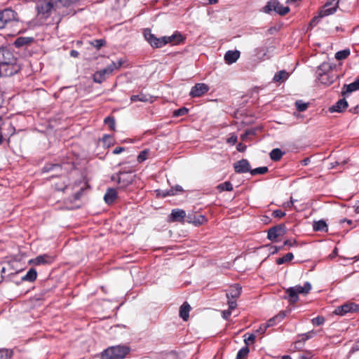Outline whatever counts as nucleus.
<instances>
[{"instance_id":"nucleus-30","label":"nucleus","mask_w":359,"mask_h":359,"mask_svg":"<svg viewBox=\"0 0 359 359\" xmlns=\"http://www.w3.org/2000/svg\"><path fill=\"white\" fill-rule=\"evenodd\" d=\"M294 258V255L292 253L289 252L284 255L283 257L278 258L276 260V263L279 265L283 264L285 262L291 261Z\"/></svg>"},{"instance_id":"nucleus-15","label":"nucleus","mask_w":359,"mask_h":359,"mask_svg":"<svg viewBox=\"0 0 359 359\" xmlns=\"http://www.w3.org/2000/svg\"><path fill=\"white\" fill-rule=\"evenodd\" d=\"M157 195L165 197L168 196H174L179 193L183 192V189L180 185H175L170 190H156Z\"/></svg>"},{"instance_id":"nucleus-4","label":"nucleus","mask_w":359,"mask_h":359,"mask_svg":"<svg viewBox=\"0 0 359 359\" xmlns=\"http://www.w3.org/2000/svg\"><path fill=\"white\" fill-rule=\"evenodd\" d=\"M59 0H41L38 3L37 10L39 15L43 18H48L53 10L65 7L64 6H57Z\"/></svg>"},{"instance_id":"nucleus-62","label":"nucleus","mask_w":359,"mask_h":359,"mask_svg":"<svg viewBox=\"0 0 359 359\" xmlns=\"http://www.w3.org/2000/svg\"><path fill=\"white\" fill-rule=\"evenodd\" d=\"M254 133L252 130H248L245 132V133L243 135V139H244L247 135H252Z\"/></svg>"},{"instance_id":"nucleus-61","label":"nucleus","mask_w":359,"mask_h":359,"mask_svg":"<svg viewBox=\"0 0 359 359\" xmlns=\"http://www.w3.org/2000/svg\"><path fill=\"white\" fill-rule=\"evenodd\" d=\"M310 162V158H304L303 161H302V164L304 165H307L309 164V163Z\"/></svg>"},{"instance_id":"nucleus-63","label":"nucleus","mask_w":359,"mask_h":359,"mask_svg":"<svg viewBox=\"0 0 359 359\" xmlns=\"http://www.w3.org/2000/svg\"><path fill=\"white\" fill-rule=\"evenodd\" d=\"M237 149L238 151H243L245 149V147H243L241 144H239L238 146H237Z\"/></svg>"},{"instance_id":"nucleus-51","label":"nucleus","mask_w":359,"mask_h":359,"mask_svg":"<svg viewBox=\"0 0 359 359\" xmlns=\"http://www.w3.org/2000/svg\"><path fill=\"white\" fill-rule=\"evenodd\" d=\"M104 43V41L102 40V39H99V40H95L93 44L97 48H100V47H102Z\"/></svg>"},{"instance_id":"nucleus-64","label":"nucleus","mask_w":359,"mask_h":359,"mask_svg":"<svg viewBox=\"0 0 359 359\" xmlns=\"http://www.w3.org/2000/svg\"><path fill=\"white\" fill-rule=\"evenodd\" d=\"M79 55L78 52L76 50H72L71 51V55L73 57H76Z\"/></svg>"},{"instance_id":"nucleus-14","label":"nucleus","mask_w":359,"mask_h":359,"mask_svg":"<svg viewBox=\"0 0 359 359\" xmlns=\"http://www.w3.org/2000/svg\"><path fill=\"white\" fill-rule=\"evenodd\" d=\"M0 15L5 25L15 20L17 18V13L11 9H5L0 12Z\"/></svg>"},{"instance_id":"nucleus-9","label":"nucleus","mask_w":359,"mask_h":359,"mask_svg":"<svg viewBox=\"0 0 359 359\" xmlns=\"http://www.w3.org/2000/svg\"><path fill=\"white\" fill-rule=\"evenodd\" d=\"M285 233V226L279 224L269 229L267 238L271 241H276L278 238L283 236Z\"/></svg>"},{"instance_id":"nucleus-43","label":"nucleus","mask_w":359,"mask_h":359,"mask_svg":"<svg viewBox=\"0 0 359 359\" xmlns=\"http://www.w3.org/2000/svg\"><path fill=\"white\" fill-rule=\"evenodd\" d=\"M148 154H149V151L147 149L141 151L137 158V161L139 163L143 162L144 161H145L147 158Z\"/></svg>"},{"instance_id":"nucleus-2","label":"nucleus","mask_w":359,"mask_h":359,"mask_svg":"<svg viewBox=\"0 0 359 359\" xmlns=\"http://www.w3.org/2000/svg\"><path fill=\"white\" fill-rule=\"evenodd\" d=\"M130 352V348L126 346H113L107 348L101 353L102 359H123Z\"/></svg>"},{"instance_id":"nucleus-60","label":"nucleus","mask_w":359,"mask_h":359,"mask_svg":"<svg viewBox=\"0 0 359 359\" xmlns=\"http://www.w3.org/2000/svg\"><path fill=\"white\" fill-rule=\"evenodd\" d=\"M354 209L355 212L359 214V201L354 205Z\"/></svg>"},{"instance_id":"nucleus-8","label":"nucleus","mask_w":359,"mask_h":359,"mask_svg":"<svg viewBox=\"0 0 359 359\" xmlns=\"http://www.w3.org/2000/svg\"><path fill=\"white\" fill-rule=\"evenodd\" d=\"M264 10L266 13L274 11L280 15H285L290 11V8L280 5L278 0H273L267 3Z\"/></svg>"},{"instance_id":"nucleus-32","label":"nucleus","mask_w":359,"mask_h":359,"mask_svg":"<svg viewBox=\"0 0 359 359\" xmlns=\"http://www.w3.org/2000/svg\"><path fill=\"white\" fill-rule=\"evenodd\" d=\"M349 54L350 50L348 49L340 50L335 54V58L338 60H344L349 55Z\"/></svg>"},{"instance_id":"nucleus-46","label":"nucleus","mask_w":359,"mask_h":359,"mask_svg":"<svg viewBox=\"0 0 359 359\" xmlns=\"http://www.w3.org/2000/svg\"><path fill=\"white\" fill-rule=\"evenodd\" d=\"M76 1H77V0H59L57 5V6H64L67 7Z\"/></svg>"},{"instance_id":"nucleus-34","label":"nucleus","mask_w":359,"mask_h":359,"mask_svg":"<svg viewBox=\"0 0 359 359\" xmlns=\"http://www.w3.org/2000/svg\"><path fill=\"white\" fill-rule=\"evenodd\" d=\"M268 172V168L266 166L259 167L250 170V174L252 176L262 175Z\"/></svg>"},{"instance_id":"nucleus-45","label":"nucleus","mask_w":359,"mask_h":359,"mask_svg":"<svg viewBox=\"0 0 359 359\" xmlns=\"http://www.w3.org/2000/svg\"><path fill=\"white\" fill-rule=\"evenodd\" d=\"M188 113V109L185 107L180 108L177 110L174 111L173 116H184Z\"/></svg>"},{"instance_id":"nucleus-49","label":"nucleus","mask_w":359,"mask_h":359,"mask_svg":"<svg viewBox=\"0 0 359 359\" xmlns=\"http://www.w3.org/2000/svg\"><path fill=\"white\" fill-rule=\"evenodd\" d=\"M349 303L350 312H356L359 311V304H356L352 302Z\"/></svg>"},{"instance_id":"nucleus-7","label":"nucleus","mask_w":359,"mask_h":359,"mask_svg":"<svg viewBox=\"0 0 359 359\" xmlns=\"http://www.w3.org/2000/svg\"><path fill=\"white\" fill-rule=\"evenodd\" d=\"M241 287L239 285L236 284L231 286L227 291L226 297L228 299V305L230 310H233L236 308V300L241 296Z\"/></svg>"},{"instance_id":"nucleus-12","label":"nucleus","mask_w":359,"mask_h":359,"mask_svg":"<svg viewBox=\"0 0 359 359\" xmlns=\"http://www.w3.org/2000/svg\"><path fill=\"white\" fill-rule=\"evenodd\" d=\"M209 90L208 85L205 83H196L191 89L189 95L192 97H200Z\"/></svg>"},{"instance_id":"nucleus-3","label":"nucleus","mask_w":359,"mask_h":359,"mask_svg":"<svg viewBox=\"0 0 359 359\" xmlns=\"http://www.w3.org/2000/svg\"><path fill=\"white\" fill-rule=\"evenodd\" d=\"M311 290V285L306 282L304 285H295L287 288L285 291L287 299L290 303H295L299 300V294H306Z\"/></svg>"},{"instance_id":"nucleus-57","label":"nucleus","mask_w":359,"mask_h":359,"mask_svg":"<svg viewBox=\"0 0 359 359\" xmlns=\"http://www.w3.org/2000/svg\"><path fill=\"white\" fill-rule=\"evenodd\" d=\"M110 139H111V137L109 135H104L103 137H102V141L104 142V144H108L109 145L110 144Z\"/></svg>"},{"instance_id":"nucleus-38","label":"nucleus","mask_w":359,"mask_h":359,"mask_svg":"<svg viewBox=\"0 0 359 359\" xmlns=\"http://www.w3.org/2000/svg\"><path fill=\"white\" fill-rule=\"evenodd\" d=\"M295 106L299 111H304L308 108V103L303 102L302 100L295 102Z\"/></svg>"},{"instance_id":"nucleus-58","label":"nucleus","mask_w":359,"mask_h":359,"mask_svg":"<svg viewBox=\"0 0 359 359\" xmlns=\"http://www.w3.org/2000/svg\"><path fill=\"white\" fill-rule=\"evenodd\" d=\"M125 150L124 147H116L114 149L113 153L114 154H119Z\"/></svg>"},{"instance_id":"nucleus-50","label":"nucleus","mask_w":359,"mask_h":359,"mask_svg":"<svg viewBox=\"0 0 359 359\" xmlns=\"http://www.w3.org/2000/svg\"><path fill=\"white\" fill-rule=\"evenodd\" d=\"M273 215L275 217L281 218L285 215V213L282 212L281 210H276L273 212Z\"/></svg>"},{"instance_id":"nucleus-13","label":"nucleus","mask_w":359,"mask_h":359,"mask_svg":"<svg viewBox=\"0 0 359 359\" xmlns=\"http://www.w3.org/2000/svg\"><path fill=\"white\" fill-rule=\"evenodd\" d=\"M53 260V257L44 254L37 256L36 258L30 260V262L35 265L48 264L52 263Z\"/></svg>"},{"instance_id":"nucleus-42","label":"nucleus","mask_w":359,"mask_h":359,"mask_svg":"<svg viewBox=\"0 0 359 359\" xmlns=\"http://www.w3.org/2000/svg\"><path fill=\"white\" fill-rule=\"evenodd\" d=\"M244 341L248 346L250 344H253L255 339V336L253 334H245Z\"/></svg>"},{"instance_id":"nucleus-44","label":"nucleus","mask_w":359,"mask_h":359,"mask_svg":"<svg viewBox=\"0 0 359 359\" xmlns=\"http://www.w3.org/2000/svg\"><path fill=\"white\" fill-rule=\"evenodd\" d=\"M104 123L108 124L111 130H115V121L114 118L110 116L107 117L104 119Z\"/></svg>"},{"instance_id":"nucleus-35","label":"nucleus","mask_w":359,"mask_h":359,"mask_svg":"<svg viewBox=\"0 0 359 359\" xmlns=\"http://www.w3.org/2000/svg\"><path fill=\"white\" fill-rule=\"evenodd\" d=\"M255 56L259 60H264L266 57V50H265L263 48H256L255 50Z\"/></svg>"},{"instance_id":"nucleus-41","label":"nucleus","mask_w":359,"mask_h":359,"mask_svg":"<svg viewBox=\"0 0 359 359\" xmlns=\"http://www.w3.org/2000/svg\"><path fill=\"white\" fill-rule=\"evenodd\" d=\"M284 318V315L283 314H281V315H278V316H275L274 318H271L266 324L265 325L267 326V328L269 327H271L273 325H275V321L276 320H282L283 318Z\"/></svg>"},{"instance_id":"nucleus-33","label":"nucleus","mask_w":359,"mask_h":359,"mask_svg":"<svg viewBox=\"0 0 359 359\" xmlns=\"http://www.w3.org/2000/svg\"><path fill=\"white\" fill-rule=\"evenodd\" d=\"M326 228L327 224L323 220H319L313 224V229L315 231H325Z\"/></svg>"},{"instance_id":"nucleus-5","label":"nucleus","mask_w":359,"mask_h":359,"mask_svg":"<svg viewBox=\"0 0 359 359\" xmlns=\"http://www.w3.org/2000/svg\"><path fill=\"white\" fill-rule=\"evenodd\" d=\"M123 64V62L119 60L117 62H113L106 68L95 72L93 74V81L95 83H101L105 80L107 76L111 74L114 70L119 69Z\"/></svg>"},{"instance_id":"nucleus-47","label":"nucleus","mask_w":359,"mask_h":359,"mask_svg":"<svg viewBox=\"0 0 359 359\" xmlns=\"http://www.w3.org/2000/svg\"><path fill=\"white\" fill-rule=\"evenodd\" d=\"M131 175L132 172L130 171H126V170H122V171H120L119 173H118V180H126V177L125 175ZM127 178H132L131 176H127Z\"/></svg>"},{"instance_id":"nucleus-17","label":"nucleus","mask_w":359,"mask_h":359,"mask_svg":"<svg viewBox=\"0 0 359 359\" xmlns=\"http://www.w3.org/2000/svg\"><path fill=\"white\" fill-rule=\"evenodd\" d=\"M234 169L237 172H246L251 170L250 163L245 159L236 162L234 164Z\"/></svg>"},{"instance_id":"nucleus-23","label":"nucleus","mask_w":359,"mask_h":359,"mask_svg":"<svg viewBox=\"0 0 359 359\" xmlns=\"http://www.w3.org/2000/svg\"><path fill=\"white\" fill-rule=\"evenodd\" d=\"M187 221L189 223L194 224L195 226H198L204 224L206 222L205 217L203 215L191 216L187 217Z\"/></svg>"},{"instance_id":"nucleus-56","label":"nucleus","mask_w":359,"mask_h":359,"mask_svg":"<svg viewBox=\"0 0 359 359\" xmlns=\"http://www.w3.org/2000/svg\"><path fill=\"white\" fill-rule=\"evenodd\" d=\"M266 329H267V326H266L265 324H263L259 327V328L257 330V332L260 334H263L265 332Z\"/></svg>"},{"instance_id":"nucleus-25","label":"nucleus","mask_w":359,"mask_h":359,"mask_svg":"<svg viewBox=\"0 0 359 359\" xmlns=\"http://www.w3.org/2000/svg\"><path fill=\"white\" fill-rule=\"evenodd\" d=\"M37 276L36 271L34 269H30L27 273L22 277V280L33 282Z\"/></svg>"},{"instance_id":"nucleus-18","label":"nucleus","mask_w":359,"mask_h":359,"mask_svg":"<svg viewBox=\"0 0 359 359\" xmlns=\"http://www.w3.org/2000/svg\"><path fill=\"white\" fill-rule=\"evenodd\" d=\"M358 90H359V76L353 83L348 85H344L342 88V94H350Z\"/></svg>"},{"instance_id":"nucleus-16","label":"nucleus","mask_w":359,"mask_h":359,"mask_svg":"<svg viewBox=\"0 0 359 359\" xmlns=\"http://www.w3.org/2000/svg\"><path fill=\"white\" fill-rule=\"evenodd\" d=\"M187 215L184 210L174 209L170 214V220L172 222H182L186 217Z\"/></svg>"},{"instance_id":"nucleus-22","label":"nucleus","mask_w":359,"mask_h":359,"mask_svg":"<svg viewBox=\"0 0 359 359\" xmlns=\"http://www.w3.org/2000/svg\"><path fill=\"white\" fill-rule=\"evenodd\" d=\"M182 40L180 33L175 32L170 36H164L165 45L167 43L176 44Z\"/></svg>"},{"instance_id":"nucleus-1","label":"nucleus","mask_w":359,"mask_h":359,"mask_svg":"<svg viewBox=\"0 0 359 359\" xmlns=\"http://www.w3.org/2000/svg\"><path fill=\"white\" fill-rule=\"evenodd\" d=\"M20 69L13 53L6 48H0V77L10 76Z\"/></svg>"},{"instance_id":"nucleus-36","label":"nucleus","mask_w":359,"mask_h":359,"mask_svg":"<svg viewBox=\"0 0 359 359\" xmlns=\"http://www.w3.org/2000/svg\"><path fill=\"white\" fill-rule=\"evenodd\" d=\"M13 355L12 350L10 349H1L0 350V359H8Z\"/></svg>"},{"instance_id":"nucleus-48","label":"nucleus","mask_w":359,"mask_h":359,"mask_svg":"<svg viewBox=\"0 0 359 359\" xmlns=\"http://www.w3.org/2000/svg\"><path fill=\"white\" fill-rule=\"evenodd\" d=\"M313 325H320L325 322V318L322 316H318L311 320Z\"/></svg>"},{"instance_id":"nucleus-20","label":"nucleus","mask_w":359,"mask_h":359,"mask_svg":"<svg viewBox=\"0 0 359 359\" xmlns=\"http://www.w3.org/2000/svg\"><path fill=\"white\" fill-rule=\"evenodd\" d=\"M117 197V192L113 188L108 189L104 194V200L107 204H111Z\"/></svg>"},{"instance_id":"nucleus-24","label":"nucleus","mask_w":359,"mask_h":359,"mask_svg":"<svg viewBox=\"0 0 359 359\" xmlns=\"http://www.w3.org/2000/svg\"><path fill=\"white\" fill-rule=\"evenodd\" d=\"M191 306L187 302H184L180 308V316L184 320H187Z\"/></svg>"},{"instance_id":"nucleus-26","label":"nucleus","mask_w":359,"mask_h":359,"mask_svg":"<svg viewBox=\"0 0 359 359\" xmlns=\"http://www.w3.org/2000/svg\"><path fill=\"white\" fill-rule=\"evenodd\" d=\"M350 312L349 303H346L335 309L334 313L339 316H344Z\"/></svg>"},{"instance_id":"nucleus-53","label":"nucleus","mask_w":359,"mask_h":359,"mask_svg":"<svg viewBox=\"0 0 359 359\" xmlns=\"http://www.w3.org/2000/svg\"><path fill=\"white\" fill-rule=\"evenodd\" d=\"M314 335V332L313 331L305 333L302 335L303 340H307L311 338Z\"/></svg>"},{"instance_id":"nucleus-40","label":"nucleus","mask_w":359,"mask_h":359,"mask_svg":"<svg viewBox=\"0 0 359 359\" xmlns=\"http://www.w3.org/2000/svg\"><path fill=\"white\" fill-rule=\"evenodd\" d=\"M130 100L132 102H137V101L147 102V101H148V98L147 97V96L143 94L132 95L130 97Z\"/></svg>"},{"instance_id":"nucleus-39","label":"nucleus","mask_w":359,"mask_h":359,"mask_svg":"<svg viewBox=\"0 0 359 359\" xmlns=\"http://www.w3.org/2000/svg\"><path fill=\"white\" fill-rule=\"evenodd\" d=\"M346 163L347 160L346 159H337L333 162H331L328 165V168L332 169L338 165L346 164Z\"/></svg>"},{"instance_id":"nucleus-29","label":"nucleus","mask_w":359,"mask_h":359,"mask_svg":"<svg viewBox=\"0 0 359 359\" xmlns=\"http://www.w3.org/2000/svg\"><path fill=\"white\" fill-rule=\"evenodd\" d=\"M288 77V74L287 72L282 70L277 72L273 76V81L278 82L282 80H285Z\"/></svg>"},{"instance_id":"nucleus-27","label":"nucleus","mask_w":359,"mask_h":359,"mask_svg":"<svg viewBox=\"0 0 359 359\" xmlns=\"http://www.w3.org/2000/svg\"><path fill=\"white\" fill-rule=\"evenodd\" d=\"M32 41L33 38L32 37H18L14 44L16 47H21L30 43Z\"/></svg>"},{"instance_id":"nucleus-11","label":"nucleus","mask_w":359,"mask_h":359,"mask_svg":"<svg viewBox=\"0 0 359 359\" xmlns=\"http://www.w3.org/2000/svg\"><path fill=\"white\" fill-rule=\"evenodd\" d=\"M334 1L335 0H332V1L327 2L325 4V8L322 11H320V12L319 13V16L313 18V19L312 20V21L310 23V25L317 23L319 18H320L333 14L336 11L337 7L336 6H334L332 8H327V7L331 6L332 4V2ZM337 4H338V1L336 2L335 6H337Z\"/></svg>"},{"instance_id":"nucleus-55","label":"nucleus","mask_w":359,"mask_h":359,"mask_svg":"<svg viewBox=\"0 0 359 359\" xmlns=\"http://www.w3.org/2000/svg\"><path fill=\"white\" fill-rule=\"evenodd\" d=\"M296 244V241L295 240H287L284 242L283 245H287V246H290V247H292L293 245H294Z\"/></svg>"},{"instance_id":"nucleus-10","label":"nucleus","mask_w":359,"mask_h":359,"mask_svg":"<svg viewBox=\"0 0 359 359\" xmlns=\"http://www.w3.org/2000/svg\"><path fill=\"white\" fill-rule=\"evenodd\" d=\"M144 36L145 39L154 48H161L165 45L164 36L156 38L153 34L151 33L150 30H145L144 32Z\"/></svg>"},{"instance_id":"nucleus-52","label":"nucleus","mask_w":359,"mask_h":359,"mask_svg":"<svg viewBox=\"0 0 359 359\" xmlns=\"http://www.w3.org/2000/svg\"><path fill=\"white\" fill-rule=\"evenodd\" d=\"M226 142L231 144H235L237 142V137L236 135H231L226 140Z\"/></svg>"},{"instance_id":"nucleus-59","label":"nucleus","mask_w":359,"mask_h":359,"mask_svg":"<svg viewBox=\"0 0 359 359\" xmlns=\"http://www.w3.org/2000/svg\"><path fill=\"white\" fill-rule=\"evenodd\" d=\"M294 203V200L291 198L290 201L285 203V207H291Z\"/></svg>"},{"instance_id":"nucleus-19","label":"nucleus","mask_w":359,"mask_h":359,"mask_svg":"<svg viewBox=\"0 0 359 359\" xmlns=\"http://www.w3.org/2000/svg\"><path fill=\"white\" fill-rule=\"evenodd\" d=\"M239 57L240 52L238 50H229L224 55V60L227 64L231 65L235 62Z\"/></svg>"},{"instance_id":"nucleus-54","label":"nucleus","mask_w":359,"mask_h":359,"mask_svg":"<svg viewBox=\"0 0 359 359\" xmlns=\"http://www.w3.org/2000/svg\"><path fill=\"white\" fill-rule=\"evenodd\" d=\"M231 311H232V310H230L229 308V310H227V311H222V317L224 319L227 320L229 318V317L231 316Z\"/></svg>"},{"instance_id":"nucleus-28","label":"nucleus","mask_w":359,"mask_h":359,"mask_svg":"<svg viewBox=\"0 0 359 359\" xmlns=\"http://www.w3.org/2000/svg\"><path fill=\"white\" fill-rule=\"evenodd\" d=\"M283 155V151L279 149H273L270 153V157L273 161L280 160Z\"/></svg>"},{"instance_id":"nucleus-21","label":"nucleus","mask_w":359,"mask_h":359,"mask_svg":"<svg viewBox=\"0 0 359 359\" xmlns=\"http://www.w3.org/2000/svg\"><path fill=\"white\" fill-rule=\"evenodd\" d=\"M348 107V103L345 99L339 100L334 105L330 108V111L333 112H341Z\"/></svg>"},{"instance_id":"nucleus-6","label":"nucleus","mask_w":359,"mask_h":359,"mask_svg":"<svg viewBox=\"0 0 359 359\" xmlns=\"http://www.w3.org/2000/svg\"><path fill=\"white\" fill-rule=\"evenodd\" d=\"M331 67L327 63L321 64L316 72L318 81L325 85H330L333 82V76L330 75Z\"/></svg>"},{"instance_id":"nucleus-37","label":"nucleus","mask_w":359,"mask_h":359,"mask_svg":"<svg viewBox=\"0 0 359 359\" xmlns=\"http://www.w3.org/2000/svg\"><path fill=\"white\" fill-rule=\"evenodd\" d=\"M217 189L220 191H222L224 190L225 191H231L233 189V186L229 182L226 181L224 183L218 185Z\"/></svg>"},{"instance_id":"nucleus-31","label":"nucleus","mask_w":359,"mask_h":359,"mask_svg":"<svg viewBox=\"0 0 359 359\" xmlns=\"http://www.w3.org/2000/svg\"><path fill=\"white\" fill-rule=\"evenodd\" d=\"M249 348L245 346V347H243L241 349L239 350V351L237 353L236 359H244L247 357V355L249 353Z\"/></svg>"}]
</instances>
